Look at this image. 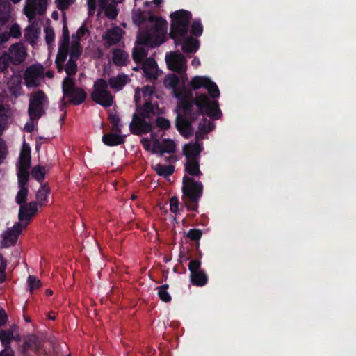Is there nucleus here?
Returning a JSON list of instances; mask_svg holds the SVG:
<instances>
[{
  "instance_id": "nucleus-8",
  "label": "nucleus",
  "mask_w": 356,
  "mask_h": 356,
  "mask_svg": "<svg viewBox=\"0 0 356 356\" xmlns=\"http://www.w3.org/2000/svg\"><path fill=\"white\" fill-rule=\"evenodd\" d=\"M200 258L191 259L188 263L190 282L194 286H204L208 283L209 277L207 273L201 268Z\"/></svg>"
},
{
  "instance_id": "nucleus-39",
  "label": "nucleus",
  "mask_w": 356,
  "mask_h": 356,
  "mask_svg": "<svg viewBox=\"0 0 356 356\" xmlns=\"http://www.w3.org/2000/svg\"><path fill=\"white\" fill-rule=\"evenodd\" d=\"M38 337L35 335H30L28 336L24 342V352H26L29 350H35L38 348Z\"/></svg>"
},
{
  "instance_id": "nucleus-29",
  "label": "nucleus",
  "mask_w": 356,
  "mask_h": 356,
  "mask_svg": "<svg viewBox=\"0 0 356 356\" xmlns=\"http://www.w3.org/2000/svg\"><path fill=\"white\" fill-rule=\"evenodd\" d=\"M128 57V54L120 49H115L113 51L112 60L113 63L117 66L127 65Z\"/></svg>"
},
{
  "instance_id": "nucleus-15",
  "label": "nucleus",
  "mask_w": 356,
  "mask_h": 356,
  "mask_svg": "<svg viewBox=\"0 0 356 356\" xmlns=\"http://www.w3.org/2000/svg\"><path fill=\"white\" fill-rule=\"evenodd\" d=\"M188 143L183 147V154L187 160H200V154L203 151V145L198 141Z\"/></svg>"
},
{
  "instance_id": "nucleus-48",
  "label": "nucleus",
  "mask_w": 356,
  "mask_h": 356,
  "mask_svg": "<svg viewBox=\"0 0 356 356\" xmlns=\"http://www.w3.org/2000/svg\"><path fill=\"white\" fill-rule=\"evenodd\" d=\"M116 4L113 3V4H110L108 7H106L103 10H104L105 15L111 19H114L116 18L118 12L116 8Z\"/></svg>"
},
{
  "instance_id": "nucleus-21",
  "label": "nucleus",
  "mask_w": 356,
  "mask_h": 356,
  "mask_svg": "<svg viewBox=\"0 0 356 356\" xmlns=\"http://www.w3.org/2000/svg\"><path fill=\"white\" fill-rule=\"evenodd\" d=\"M136 111V113L138 116L148 119L151 118V115L156 113L155 107L150 99L146 100L143 106H137Z\"/></svg>"
},
{
  "instance_id": "nucleus-2",
  "label": "nucleus",
  "mask_w": 356,
  "mask_h": 356,
  "mask_svg": "<svg viewBox=\"0 0 356 356\" xmlns=\"http://www.w3.org/2000/svg\"><path fill=\"white\" fill-rule=\"evenodd\" d=\"M149 22L153 24L152 28L139 32L136 44L153 48L165 41L166 22L154 15L149 16Z\"/></svg>"
},
{
  "instance_id": "nucleus-12",
  "label": "nucleus",
  "mask_w": 356,
  "mask_h": 356,
  "mask_svg": "<svg viewBox=\"0 0 356 356\" xmlns=\"http://www.w3.org/2000/svg\"><path fill=\"white\" fill-rule=\"evenodd\" d=\"M165 61L168 68L178 74H184L186 71V59L180 52H172L166 55Z\"/></svg>"
},
{
  "instance_id": "nucleus-26",
  "label": "nucleus",
  "mask_w": 356,
  "mask_h": 356,
  "mask_svg": "<svg viewBox=\"0 0 356 356\" xmlns=\"http://www.w3.org/2000/svg\"><path fill=\"white\" fill-rule=\"evenodd\" d=\"M200 47V41L191 36L183 41L181 49L184 53H195Z\"/></svg>"
},
{
  "instance_id": "nucleus-18",
  "label": "nucleus",
  "mask_w": 356,
  "mask_h": 356,
  "mask_svg": "<svg viewBox=\"0 0 356 356\" xmlns=\"http://www.w3.org/2000/svg\"><path fill=\"white\" fill-rule=\"evenodd\" d=\"M31 166V148L28 144L24 143L19 156L17 168H30Z\"/></svg>"
},
{
  "instance_id": "nucleus-34",
  "label": "nucleus",
  "mask_w": 356,
  "mask_h": 356,
  "mask_svg": "<svg viewBox=\"0 0 356 356\" xmlns=\"http://www.w3.org/2000/svg\"><path fill=\"white\" fill-rule=\"evenodd\" d=\"M154 169L158 175L166 178L174 173L175 166L172 165H165L158 163L154 167Z\"/></svg>"
},
{
  "instance_id": "nucleus-64",
  "label": "nucleus",
  "mask_w": 356,
  "mask_h": 356,
  "mask_svg": "<svg viewBox=\"0 0 356 356\" xmlns=\"http://www.w3.org/2000/svg\"><path fill=\"white\" fill-rule=\"evenodd\" d=\"M10 38V35L8 32H3L0 33V45L3 44L6 42L8 41Z\"/></svg>"
},
{
  "instance_id": "nucleus-9",
  "label": "nucleus",
  "mask_w": 356,
  "mask_h": 356,
  "mask_svg": "<svg viewBox=\"0 0 356 356\" xmlns=\"http://www.w3.org/2000/svg\"><path fill=\"white\" fill-rule=\"evenodd\" d=\"M191 88L194 90H198L202 88L208 90L209 95L211 98H217L220 95V91L218 86L209 78L206 76H196L193 77L189 83Z\"/></svg>"
},
{
  "instance_id": "nucleus-59",
  "label": "nucleus",
  "mask_w": 356,
  "mask_h": 356,
  "mask_svg": "<svg viewBox=\"0 0 356 356\" xmlns=\"http://www.w3.org/2000/svg\"><path fill=\"white\" fill-rule=\"evenodd\" d=\"M7 151L5 143L0 139V164L3 162L6 156Z\"/></svg>"
},
{
  "instance_id": "nucleus-58",
  "label": "nucleus",
  "mask_w": 356,
  "mask_h": 356,
  "mask_svg": "<svg viewBox=\"0 0 356 356\" xmlns=\"http://www.w3.org/2000/svg\"><path fill=\"white\" fill-rule=\"evenodd\" d=\"M88 8V15L92 16L96 10L97 1L96 0H86Z\"/></svg>"
},
{
  "instance_id": "nucleus-42",
  "label": "nucleus",
  "mask_w": 356,
  "mask_h": 356,
  "mask_svg": "<svg viewBox=\"0 0 356 356\" xmlns=\"http://www.w3.org/2000/svg\"><path fill=\"white\" fill-rule=\"evenodd\" d=\"M76 61V60L72 58H69L67 60L65 68V71L67 74L66 76L72 77L76 74L78 67Z\"/></svg>"
},
{
  "instance_id": "nucleus-17",
  "label": "nucleus",
  "mask_w": 356,
  "mask_h": 356,
  "mask_svg": "<svg viewBox=\"0 0 356 356\" xmlns=\"http://www.w3.org/2000/svg\"><path fill=\"white\" fill-rule=\"evenodd\" d=\"M23 225L20 222H16L11 229H9L4 235V240L9 242L11 245L16 243L19 235L24 229Z\"/></svg>"
},
{
  "instance_id": "nucleus-14",
  "label": "nucleus",
  "mask_w": 356,
  "mask_h": 356,
  "mask_svg": "<svg viewBox=\"0 0 356 356\" xmlns=\"http://www.w3.org/2000/svg\"><path fill=\"white\" fill-rule=\"evenodd\" d=\"M7 52L9 53L11 63L14 65L22 64L26 57V49L19 43L12 44Z\"/></svg>"
},
{
  "instance_id": "nucleus-51",
  "label": "nucleus",
  "mask_w": 356,
  "mask_h": 356,
  "mask_svg": "<svg viewBox=\"0 0 356 356\" xmlns=\"http://www.w3.org/2000/svg\"><path fill=\"white\" fill-rule=\"evenodd\" d=\"M75 0H56L55 3L58 9L64 11L69 8L70 6L74 3Z\"/></svg>"
},
{
  "instance_id": "nucleus-53",
  "label": "nucleus",
  "mask_w": 356,
  "mask_h": 356,
  "mask_svg": "<svg viewBox=\"0 0 356 356\" xmlns=\"http://www.w3.org/2000/svg\"><path fill=\"white\" fill-rule=\"evenodd\" d=\"M87 32H88V29L85 25H82L78 29L76 33L72 35V41L77 40L80 42L81 38L83 37Z\"/></svg>"
},
{
  "instance_id": "nucleus-61",
  "label": "nucleus",
  "mask_w": 356,
  "mask_h": 356,
  "mask_svg": "<svg viewBox=\"0 0 356 356\" xmlns=\"http://www.w3.org/2000/svg\"><path fill=\"white\" fill-rule=\"evenodd\" d=\"M34 120H32L31 118L29 122H27L24 126V130L28 133H31L34 130Z\"/></svg>"
},
{
  "instance_id": "nucleus-30",
  "label": "nucleus",
  "mask_w": 356,
  "mask_h": 356,
  "mask_svg": "<svg viewBox=\"0 0 356 356\" xmlns=\"http://www.w3.org/2000/svg\"><path fill=\"white\" fill-rule=\"evenodd\" d=\"M29 168H17V183L19 188H28V182L30 178Z\"/></svg>"
},
{
  "instance_id": "nucleus-16",
  "label": "nucleus",
  "mask_w": 356,
  "mask_h": 356,
  "mask_svg": "<svg viewBox=\"0 0 356 356\" xmlns=\"http://www.w3.org/2000/svg\"><path fill=\"white\" fill-rule=\"evenodd\" d=\"M180 82L179 78L178 76L174 74H169L164 79V84L166 87H169L170 88L174 89V95L175 97L179 99L181 101V98L187 97L185 94V92L183 90L177 91L176 90L177 86L179 85Z\"/></svg>"
},
{
  "instance_id": "nucleus-19",
  "label": "nucleus",
  "mask_w": 356,
  "mask_h": 356,
  "mask_svg": "<svg viewBox=\"0 0 356 356\" xmlns=\"http://www.w3.org/2000/svg\"><path fill=\"white\" fill-rule=\"evenodd\" d=\"M143 71L145 76L149 79H156V71L157 70V64L152 58H146L143 61L142 66Z\"/></svg>"
},
{
  "instance_id": "nucleus-54",
  "label": "nucleus",
  "mask_w": 356,
  "mask_h": 356,
  "mask_svg": "<svg viewBox=\"0 0 356 356\" xmlns=\"http://www.w3.org/2000/svg\"><path fill=\"white\" fill-rule=\"evenodd\" d=\"M8 33L10 35V37L11 36L14 38H19L21 36L20 27L17 24H13L10 29V31Z\"/></svg>"
},
{
  "instance_id": "nucleus-6",
  "label": "nucleus",
  "mask_w": 356,
  "mask_h": 356,
  "mask_svg": "<svg viewBox=\"0 0 356 356\" xmlns=\"http://www.w3.org/2000/svg\"><path fill=\"white\" fill-rule=\"evenodd\" d=\"M49 104L47 95L42 90L33 92L29 98L28 113L32 120H38L45 114L44 107Z\"/></svg>"
},
{
  "instance_id": "nucleus-25",
  "label": "nucleus",
  "mask_w": 356,
  "mask_h": 356,
  "mask_svg": "<svg viewBox=\"0 0 356 356\" xmlns=\"http://www.w3.org/2000/svg\"><path fill=\"white\" fill-rule=\"evenodd\" d=\"M129 81V77L126 74H122L116 76L111 77L108 80V84L112 89L120 90Z\"/></svg>"
},
{
  "instance_id": "nucleus-57",
  "label": "nucleus",
  "mask_w": 356,
  "mask_h": 356,
  "mask_svg": "<svg viewBox=\"0 0 356 356\" xmlns=\"http://www.w3.org/2000/svg\"><path fill=\"white\" fill-rule=\"evenodd\" d=\"M154 92V88L151 86H145L142 88V93L144 98L150 97Z\"/></svg>"
},
{
  "instance_id": "nucleus-7",
  "label": "nucleus",
  "mask_w": 356,
  "mask_h": 356,
  "mask_svg": "<svg viewBox=\"0 0 356 356\" xmlns=\"http://www.w3.org/2000/svg\"><path fill=\"white\" fill-rule=\"evenodd\" d=\"M108 87L106 81L99 78L94 83L91 93L92 100L105 108L110 107L113 103V97Z\"/></svg>"
},
{
  "instance_id": "nucleus-1",
  "label": "nucleus",
  "mask_w": 356,
  "mask_h": 356,
  "mask_svg": "<svg viewBox=\"0 0 356 356\" xmlns=\"http://www.w3.org/2000/svg\"><path fill=\"white\" fill-rule=\"evenodd\" d=\"M179 107L183 110L184 115H177L175 126L179 134L186 138L192 136L193 129L191 124L200 115L205 114L213 120H218L222 115L218 102L210 100L206 94L197 95L194 98H181Z\"/></svg>"
},
{
  "instance_id": "nucleus-10",
  "label": "nucleus",
  "mask_w": 356,
  "mask_h": 356,
  "mask_svg": "<svg viewBox=\"0 0 356 356\" xmlns=\"http://www.w3.org/2000/svg\"><path fill=\"white\" fill-rule=\"evenodd\" d=\"M44 68L42 65H32L26 68L24 79L27 88H36L40 84Z\"/></svg>"
},
{
  "instance_id": "nucleus-47",
  "label": "nucleus",
  "mask_w": 356,
  "mask_h": 356,
  "mask_svg": "<svg viewBox=\"0 0 356 356\" xmlns=\"http://www.w3.org/2000/svg\"><path fill=\"white\" fill-rule=\"evenodd\" d=\"M28 285L29 291L32 293L42 286L40 280L35 276L29 275L28 277Z\"/></svg>"
},
{
  "instance_id": "nucleus-20",
  "label": "nucleus",
  "mask_w": 356,
  "mask_h": 356,
  "mask_svg": "<svg viewBox=\"0 0 356 356\" xmlns=\"http://www.w3.org/2000/svg\"><path fill=\"white\" fill-rule=\"evenodd\" d=\"M120 31L121 29L118 27L111 29L103 35L102 38L108 46L115 45L121 40Z\"/></svg>"
},
{
  "instance_id": "nucleus-32",
  "label": "nucleus",
  "mask_w": 356,
  "mask_h": 356,
  "mask_svg": "<svg viewBox=\"0 0 356 356\" xmlns=\"http://www.w3.org/2000/svg\"><path fill=\"white\" fill-rule=\"evenodd\" d=\"M147 54V49L144 47L136 46L132 51V58L136 63H141L146 59Z\"/></svg>"
},
{
  "instance_id": "nucleus-46",
  "label": "nucleus",
  "mask_w": 356,
  "mask_h": 356,
  "mask_svg": "<svg viewBox=\"0 0 356 356\" xmlns=\"http://www.w3.org/2000/svg\"><path fill=\"white\" fill-rule=\"evenodd\" d=\"M19 190L17 193V195L15 197V202L19 205L27 204L26 200L27 196L29 193V188H19Z\"/></svg>"
},
{
  "instance_id": "nucleus-22",
  "label": "nucleus",
  "mask_w": 356,
  "mask_h": 356,
  "mask_svg": "<svg viewBox=\"0 0 356 356\" xmlns=\"http://www.w3.org/2000/svg\"><path fill=\"white\" fill-rule=\"evenodd\" d=\"M21 78L17 76H12L8 81L7 85L12 96L17 97L22 95Z\"/></svg>"
},
{
  "instance_id": "nucleus-5",
  "label": "nucleus",
  "mask_w": 356,
  "mask_h": 356,
  "mask_svg": "<svg viewBox=\"0 0 356 356\" xmlns=\"http://www.w3.org/2000/svg\"><path fill=\"white\" fill-rule=\"evenodd\" d=\"M63 100L68 98V103L73 105H81L87 97L86 92L80 87L76 86L73 78L65 76L62 81Z\"/></svg>"
},
{
  "instance_id": "nucleus-24",
  "label": "nucleus",
  "mask_w": 356,
  "mask_h": 356,
  "mask_svg": "<svg viewBox=\"0 0 356 356\" xmlns=\"http://www.w3.org/2000/svg\"><path fill=\"white\" fill-rule=\"evenodd\" d=\"M214 124L211 121L205 118H202V120L198 124V131L195 133V138L197 140H200L203 138V135L207 134L211 131L214 128Z\"/></svg>"
},
{
  "instance_id": "nucleus-33",
  "label": "nucleus",
  "mask_w": 356,
  "mask_h": 356,
  "mask_svg": "<svg viewBox=\"0 0 356 356\" xmlns=\"http://www.w3.org/2000/svg\"><path fill=\"white\" fill-rule=\"evenodd\" d=\"M158 150L161 155L164 153H174L176 150V145L172 140L165 138L161 143V147H158Z\"/></svg>"
},
{
  "instance_id": "nucleus-28",
  "label": "nucleus",
  "mask_w": 356,
  "mask_h": 356,
  "mask_svg": "<svg viewBox=\"0 0 356 356\" xmlns=\"http://www.w3.org/2000/svg\"><path fill=\"white\" fill-rule=\"evenodd\" d=\"M51 190L47 184H42L40 188L36 193L37 205L40 207L45 205L48 201V196Z\"/></svg>"
},
{
  "instance_id": "nucleus-43",
  "label": "nucleus",
  "mask_w": 356,
  "mask_h": 356,
  "mask_svg": "<svg viewBox=\"0 0 356 356\" xmlns=\"http://www.w3.org/2000/svg\"><path fill=\"white\" fill-rule=\"evenodd\" d=\"M69 54V47L59 45L58 51L56 55L55 63H65Z\"/></svg>"
},
{
  "instance_id": "nucleus-36",
  "label": "nucleus",
  "mask_w": 356,
  "mask_h": 356,
  "mask_svg": "<svg viewBox=\"0 0 356 356\" xmlns=\"http://www.w3.org/2000/svg\"><path fill=\"white\" fill-rule=\"evenodd\" d=\"M46 174V168L44 166L40 165L33 167L31 171V176L37 180L38 182L41 183L44 181L45 178Z\"/></svg>"
},
{
  "instance_id": "nucleus-4",
  "label": "nucleus",
  "mask_w": 356,
  "mask_h": 356,
  "mask_svg": "<svg viewBox=\"0 0 356 356\" xmlns=\"http://www.w3.org/2000/svg\"><path fill=\"white\" fill-rule=\"evenodd\" d=\"M171 19L170 37L172 38L176 44L181 41V38L185 37L188 32L190 21L192 14L190 11L181 9L172 12L170 15Z\"/></svg>"
},
{
  "instance_id": "nucleus-49",
  "label": "nucleus",
  "mask_w": 356,
  "mask_h": 356,
  "mask_svg": "<svg viewBox=\"0 0 356 356\" xmlns=\"http://www.w3.org/2000/svg\"><path fill=\"white\" fill-rule=\"evenodd\" d=\"M202 236V232L199 229H191L186 234V237L193 241H198Z\"/></svg>"
},
{
  "instance_id": "nucleus-37",
  "label": "nucleus",
  "mask_w": 356,
  "mask_h": 356,
  "mask_svg": "<svg viewBox=\"0 0 356 356\" xmlns=\"http://www.w3.org/2000/svg\"><path fill=\"white\" fill-rule=\"evenodd\" d=\"M141 144L146 151L151 152L154 154L159 153L158 147H161V142L159 140H155L152 147L151 146L150 140L147 138H143L141 140Z\"/></svg>"
},
{
  "instance_id": "nucleus-27",
  "label": "nucleus",
  "mask_w": 356,
  "mask_h": 356,
  "mask_svg": "<svg viewBox=\"0 0 356 356\" xmlns=\"http://www.w3.org/2000/svg\"><path fill=\"white\" fill-rule=\"evenodd\" d=\"M154 15L150 12H145L141 10L140 8L133 9L132 10V20L137 26H140L146 22H149V16Z\"/></svg>"
},
{
  "instance_id": "nucleus-52",
  "label": "nucleus",
  "mask_w": 356,
  "mask_h": 356,
  "mask_svg": "<svg viewBox=\"0 0 356 356\" xmlns=\"http://www.w3.org/2000/svg\"><path fill=\"white\" fill-rule=\"evenodd\" d=\"M60 44L68 47L70 44V31L65 21H64L63 26V40Z\"/></svg>"
},
{
  "instance_id": "nucleus-11",
  "label": "nucleus",
  "mask_w": 356,
  "mask_h": 356,
  "mask_svg": "<svg viewBox=\"0 0 356 356\" xmlns=\"http://www.w3.org/2000/svg\"><path fill=\"white\" fill-rule=\"evenodd\" d=\"M146 119L138 116V115L134 113L132 116V121L129 124L131 133L136 136L152 133L153 131V126Z\"/></svg>"
},
{
  "instance_id": "nucleus-44",
  "label": "nucleus",
  "mask_w": 356,
  "mask_h": 356,
  "mask_svg": "<svg viewBox=\"0 0 356 356\" xmlns=\"http://www.w3.org/2000/svg\"><path fill=\"white\" fill-rule=\"evenodd\" d=\"M110 123L112 124V130L116 133H121L122 125L120 124V119L116 113H111L108 116Z\"/></svg>"
},
{
  "instance_id": "nucleus-13",
  "label": "nucleus",
  "mask_w": 356,
  "mask_h": 356,
  "mask_svg": "<svg viewBox=\"0 0 356 356\" xmlns=\"http://www.w3.org/2000/svg\"><path fill=\"white\" fill-rule=\"evenodd\" d=\"M19 206L18 213L19 222L22 223L24 227H26L31 218L38 211L37 202L33 201Z\"/></svg>"
},
{
  "instance_id": "nucleus-3",
  "label": "nucleus",
  "mask_w": 356,
  "mask_h": 356,
  "mask_svg": "<svg viewBox=\"0 0 356 356\" xmlns=\"http://www.w3.org/2000/svg\"><path fill=\"white\" fill-rule=\"evenodd\" d=\"M182 200L188 211L198 212L199 202L203 194V184L193 177L184 175L182 181Z\"/></svg>"
},
{
  "instance_id": "nucleus-45",
  "label": "nucleus",
  "mask_w": 356,
  "mask_h": 356,
  "mask_svg": "<svg viewBox=\"0 0 356 356\" xmlns=\"http://www.w3.org/2000/svg\"><path fill=\"white\" fill-rule=\"evenodd\" d=\"M203 32V26L201 23L200 19H195L193 20L191 27V33L195 37H200L202 35Z\"/></svg>"
},
{
  "instance_id": "nucleus-62",
  "label": "nucleus",
  "mask_w": 356,
  "mask_h": 356,
  "mask_svg": "<svg viewBox=\"0 0 356 356\" xmlns=\"http://www.w3.org/2000/svg\"><path fill=\"white\" fill-rule=\"evenodd\" d=\"M0 356H15V353L11 348H4V349L0 352Z\"/></svg>"
},
{
  "instance_id": "nucleus-56",
  "label": "nucleus",
  "mask_w": 356,
  "mask_h": 356,
  "mask_svg": "<svg viewBox=\"0 0 356 356\" xmlns=\"http://www.w3.org/2000/svg\"><path fill=\"white\" fill-rule=\"evenodd\" d=\"M45 32V40L47 44H50L54 40V31L51 28H46L44 29Z\"/></svg>"
},
{
  "instance_id": "nucleus-40",
  "label": "nucleus",
  "mask_w": 356,
  "mask_h": 356,
  "mask_svg": "<svg viewBox=\"0 0 356 356\" xmlns=\"http://www.w3.org/2000/svg\"><path fill=\"white\" fill-rule=\"evenodd\" d=\"M169 285L167 284L159 286L158 289V296L159 298L164 302H170L172 300L171 296L168 292Z\"/></svg>"
},
{
  "instance_id": "nucleus-31",
  "label": "nucleus",
  "mask_w": 356,
  "mask_h": 356,
  "mask_svg": "<svg viewBox=\"0 0 356 356\" xmlns=\"http://www.w3.org/2000/svg\"><path fill=\"white\" fill-rule=\"evenodd\" d=\"M185 171L191 176L200 177L202 175L200 160H187L185 163Z\"/></svg>"
},
{
  "instance_id": "nucleus-41",
  "label": "nucleus",
  "mask_w": 356,
  "mask_h": 356,
  "mask_svg": "<svg viewBox=\"0 0 356 356\" xmlns=\"http://www.w3.org/2000/svg\"><path fill=\"white\" fill-rule=\"evenodd\" d=\"M10 63L9 53L3 51L0 55V72L5 73L7 72Z\"/></svg>"
},
{
  "instance_id": "nucleus-35",
  "label": "nucleus",
  "mask_w": 356,
  "mask_h": 356,
  "mask_svg": "<svg viewBox=\"0 0 356 356\" xmlns=\"http://www.w3.org/2000/svg\"><path fill=\"white\" fill-rule=\"evenodd\" d=\"M13 332L10 330H0V341L3 348H11Z\"/></svg>"
},
{
  "instance_id": "nucleus-63",
  "label": "nucleus",
  "mask_w": 356,
  "mask_h": 356,
  "mask_svg": "<svg viewBox=\"0 0 356 356\" xmlns=\"http://www.w3.org/2000/svg\"><path fill=\"white\" fill-rule=\"evenodd\" d=\"M6 7V3L3 0H0V19L5 17V10Z\"/></svg>"
},
{
  "instance_id": "nucleus-50",
  "label": "nucleus",
  "mask_w": 356,
  "mask_h": 356,
  "mask_svg": "<svg viewBox=\"0 0 356 356\" xmlns=\"http://www.w3.org/2000/svg\"><path fill=\"white\" fill-rule=\"evenodd\" d=\"M156 124L163 130H168L170 127V122L169 120L161 116L157 117Z\"/></svg>"
},
{
  "instance_id": "nucleus-38",
  "label": "nucleus",
  "mask_w": 356,
  "mask_h": 356,
  "mask_svg": "<svg viewBox=\"0 0 356 356\" xmlns=\"http://www.w3.org/2000/svg\"><path fill=\"white\" fill-rule=\"evenodd\" d=\"M82 54V47L80 42L77 40L72 41L71 50L70 52V58L78 60Z\"/></svg>"
},
{
  "instance_id": "nucleus-23",
  "label": "nucleus",
  "mask_w": 356,
  "mask_h": 356,
  "mask_svg": "<svg viewBox=\"0 0 356 356\" xmlns=\"http://www.w3.org/2000/svg\"><path fill=\"white\" fill-rule=\"evenodd\" d=\"M102 140L104 144L107 146H116L122 145L125 141L124 136L114 133L104 134Z\"/></svg>"
},
{
  "instance_id": "nucleus-55",
  "label": "nucleus",
  "mask_w": 356,
  "mask_h": 356,
  "mask_svg": "<svg viewBox=\"0 0 356 356\" xmlns=\"http://www.w3.org/2000/svg\"><path fill=\"white\" fill-rule=\"evenodd\" d=\"M179 200L177 196H173L170 200V210L172 213H177L179 210Z\"/></svg>"
},
{
  "instance_id": "nucleus-60",
  "label": "nucleus",
  "mask_w": 356,
  "mask_h": 356,
  "mask_svg": "<svg viewBox=\"0 0 356 356\" xmlns=\"http://www.w3.org/2000/svg\"><path fill=\"white\" fill-rule=\"evenodd\" d=\"M8 321V316L4 309H0V327L3 326Z\"/></svg>"
}]
</instances>
